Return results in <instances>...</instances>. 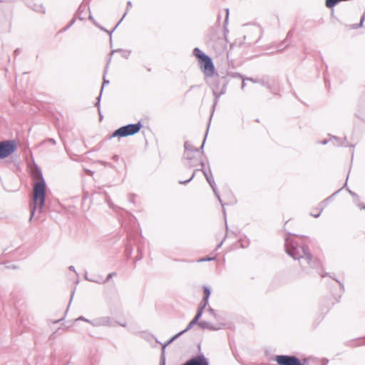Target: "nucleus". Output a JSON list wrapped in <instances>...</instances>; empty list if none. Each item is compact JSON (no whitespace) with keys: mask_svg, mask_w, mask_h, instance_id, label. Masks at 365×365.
<instances>
[{"mask_svg":"<svg viewBox=\"0 0 365 365\" xmlns=\"http://www.w3.org/2000/svg\"><path fill=\"white\" fill-rule=\"evenodd\" d=\"M286 252L294 259H304L309 267L312 269H319L322 267L321 262L317 259H313L309 252V247L303 243H299L297 241L288 240L285 244Z\"/></svg>","mask_w":365,"mask_h":365,"instance_id":"obj_1","label":"nucleus"},{"mask_svg":"<svg viewBox=\"0 0 365 365\" xmlns=\"http://www.w3.org/2000/svg\"><path fill=\"white\" fill-rule=\"evenodd\" d=\"M33 178L36 182L34 184L32 202L30 204L31 215L29 221H31L34 217L36 209L38 210V212L43 211L46 200V185L41 172L37 170L33 174Z\"/></svg>","mask_w":365,"mask_h":365,"instance_id":"obj_2","label":"nucleus"},{"mask_svg":"<svg viewBox=\"0 0 365 365\" xmlns=\"http://www.w3.org/2000/svg\"><path fill=\"white\" fill-rule=\"evenodd\" d=\"M203 292H204V297H203V299H202V302H200V307H199V309L197 310V312L195 317L189 323V324L187 325V328L185 329H184L183 331L179 332L178 334H177L176 335L173 336L168 341V343L163 346V350L165 349L166 345H168L170 343L173 342L180 335H181L182 334L185 333V331H187V330L191 329L195 324H197V322H198L199 319L201 317V316L202 314L203 309L206 307V306L208 304V299H209L210 295V289L207 287H203Z\"/></svg>","mask_w":365,"mask_h":365,"instance_id":"obj_3","label":"nucleus"},{"mask_svg":"<svg viewBox=\"0 0 365 365\" xmlns=\"http://www.w3.org/2000/svg\"><path fill=\"white\" fill-rule=\"evenodd\" d=\"M142 127L143 125L140 122L122 126L120 128L117 129L115 131H114L113 134L110 135V138L115 137L124 138L135 135L140 130Z\"/></svg>","mask_w":365,"mask_h":365,"instance_id":"obj_4","label":"nucleus"},{"mask_svg":"<svg viewBox=\"0 0 365 365\" xmlns=\"http://www.w3.org/2000/svg\"><path fill=\"white\" fill-rule=\"evenodd\" d=\"M227 80L225 77L220 78L217 76L210 83L213 94L218 98L226 91Z\"/></svg>","mask_w":365,"mask_h":365,"instance_id":"obj_5","label":"nucleus"},{"mask_svg":"<svg viewBox=\"0 0 365 365\" xmlns=\"http://www.w3.org/2000/svg\"><path fill=\"white\" fill-rule=\"evenodd\" d=\"M16 150V145L14 140H3L0 142V160L4 159L11 155Z\"/></svg>","mask_w":365,"mask_h":365,"instance_id":"obj_6","label":"nucleus"},{"mask_svg":"<svg viewBox=\"0 0 365 365\" xmlns=\"http://www.w3.org/2000/svg\"><path fill=\"white\" fill-rule=\"evenodd\" d=\"M200 68L206 76H212L215 73V66L212 58L206 55L199 61Z\"/></svg>","mask_w":365,"mask_h":365,"instance_id":"obj_7","label":"nucleus"},{"mask_svg":"<svg viewBox=\"0 0 365 365\" xmlns=\"http://www.w3.org/2000/svg\"><path fill=\"white\" fill-rule=\"evenodd\" d=\"M200 165H201V171L204 174L205 177L206 178L207 181L208 182V183L210 184V185L212 188V190H213L215 194L216 195V196L217 197L218 200L221 202V199L220 197V195H218V193L217 192L216 189H215V182L212 174L211 173L210 171L208 173L205 170V163L203 161L200 162Z\"/></svg>","mask_w":365,"mask_h":365,"instance_id":"obj_8","label":"nucleus"},{"mask_svg":"<svg viewBox=\"0 0 365 365\" xmlns=\"http://www.w3.org/2000/svg\"><path fill=\"white\" fill-rule=\"evenodd\" d=\"M198 326L200 327L203 329H208L212 331L219 330L222 328V324H219L217 326H215L212 324L210 322L207 321H200L199 322H197Z\"/></svg>","mask_w":365,"mask_h":365,"instance_id":"obj_9","label":"nucleus"},{"mask_svg":"<svg viewBox=\"0 0 365 365\" xmlns=\"http://www.w3.org/2000/svg\"><path fill=\"white\" fill-rule=\"evenodd\" d=\"M91 323L95 326H112V323L109 317H102L96 320L95 323Z\"/></svg>","mask_w":365,"mask_h":365,"instance_id":"obj_10","label":"nucleus"},{"mask_svg":"<svg viewBox=\"0 0 365 365\" xmlns=\"http://www.w3.org/2000/svg\"><path fill=\"white\" fill-rule=\"evenodd\" d=\"M194 153H196L195 151H185L183 154V157L185 160L188 161V166L190 168L194 167L196 165L192 163V160L194 159Z\"/></svg>","mask_w":365,"mask_h":365,"instance_id":"obj_11","label":"nucleus"},{"mask_svg":"<svg viewBox=\"0 0 365 365\" xmlns=\"http://www.w3.org/2000/svg\"><path fill=\"white\" fill-rule=\"evenodd\" d=\"M106 70L104 71V76H103V85H102V87H101V93H102L103 90V87L106 86V85H108L109 83V81L108 80H106V77H105V74L106 73ZM101 93H100L99 96L98 97V101H97V103H96V106L97 107H99V105H100V101H101Z\"/></svg>","mask_w":365,"mask_h":365,"instance_id":"obj_12","label":"nucleus"},{"mask_svg":"<svg viewBox=\"0 0 365 365\" xmlns=\"http://www.w3.org/2000/svg\"><path fill=\"white\" fill-rule=\"evenodd\" d=\"M193 54L195 56L198 61H200L202 58H203V56H205L206 54L204 53L199 48H195L193 50Z\"/></svg>","mask_w":365,"mask_h":365,"instance_id":"obj_13","label":"nucleus"},{"mask_svg":"<svg viewBox=\"0 0 365 365\" xmlns=\"http://www.w3.org/2000/svg\"><path fill=\"white\" fill-rule=\"evenodd\" d=\"M184 147H185V151H195V152L199 151V149H197V148L194 149L193 147L192 146V145L187 141H186L185 143Z\"/></svg>","mask_w":365,"mask_h":365,"instance_id":"obj_14","label":"nucleus"},{"mask_svg":"<svg viewBox=\"0 0 365 365\" xmlns=\"http://www.w3.org/2000/svg\"><path fill=\"white\" fill-rule=\"evenodd\" d=\"M197 171V170H195L193 172L192 175H191V177L189 179H187L186 180H179V183L181 184V185H185V184L188 183L189 182H190L194 178V177L195 175V173Z\"/></svg>","mask_w":365,"mask_h":365,"instance_id":"obj_15","label":"nucleus"},{"mask_svg":"<svg viewBox=\"0 0 365 365\" xmlns=\"http://www.w3.org/2000/svg\"><path fill=\"white\" fill-rule=\"evenodd\" d=\"M365 20V11L364 12L363 14V16H361V19H360V22L359 24H357L356 26H354V29H358L359 27H362L363 26V24H364V21Z\"/></svg>","mask_w":365,"mask_h":365,"instance_id":"obj_16","label":"nucleus"},{"mask_svg":"<svg viewBox=\"0 0 365 365\" xmlns=\"http://www.w3.org/2000/svg\"><path fill=\"white\" fill-rule=\"evenodd\" d=\"M116 275H117L116 272H111V273L108 274V275L107 276V278L106 279L104 282H108L112 277H113L114 276H116Z\"/></svg>","mask_w":365,"mask_h":365,"instance_id":"obj_17","label":"nucleus"},{"mask_svg":"<svg viewBox=\"0 0 365 365\" xmlns=\"http://www.w3.org/2000/svg\"><path fill=\"white\" fill-rule=\"evenodd\" d=\"M51 143L53 145H55L56 143V140L53 138H48L47 140L43 141L42 143Z\"/></svg>","mask_w":365,"mask_h":365,"instance_id":"obj_18","label":"nucleus"},{"mask_svg":"<svg viewBox=\"0 0 365 365\" xmlns=\"http://www.w3.org/2000/svg\"><path fill=\"white\" fill-rule=\"evenodd\" d=\"M209 312L215 318L217 317V314H216V313L215 312V310L212 308H209Z\"/></svg>","mask_w":365,"mask_h":365,"instance_id":"obj_19","label":"nucleus"},{"mask_svg":"<svg viewBox=\"0 0 365 365\" xmlns=\"http://www.w3.org/2000/svg\"><path fill=\"white\" fill-rule=\"evenodd\" d=\"M228 16H229V10L226 9V17H225V24L227 23Z\"/></svg>","mask_w":365,"mask_h":365,"instance_id":"obj_20","label":"nucleus"},{"mask_svg":"<svg viewBox=\"0 0 365 365\" xmlns=\"http://www.w3.org/2000/svg\"><path fill=\"white\" fill-rule=\"evenodd\" d=\"M247 80L250 81H252L253 83H258L259 82V80H255V79H253L252 78H247Z\"/></svg>","mask_w":365,"mask_h":365,"instance_id":"obj_21","label":"nucleus"},{"mask_svg":"<svg viewBox=\"0 0 365 365\" xmlns=\"http://www.w3.org/2000/svg\"><path fill=\"white\" fill-rule=\"evenodd\" d=\"M78 320L86 321V322H90L88 319H85L83 317H80L78 319Z\"/></svg>","mask_w":365,"mask_h":365,"instance_id":"obj_22","label":"nucleus"},{"mask_svg":"<svg viewBox=\"0 0 365 365\" xmlns=\"http://www.w3.org/2000/svg\"><path fill=\"white\" fill-rule=\"evenodd\" d=\"M127 6H128V9L129 8H131L132 7V3L130 1H128L127 3Z\"/></svg>","mask_w":365,"mask_h":365,"instance_id":"obj_23","label":"nucleus"},{"mask_svg":"<svg viewBox=\"0 0 365 365\" xmlns=\"http://www.w3.org/2000/svg\"><path fill=\"white\" fill-rule=\"evenodd\" d=\"M319 215H320V213L316 214V212H314V214H312V215L314 216V217H319Z\"/></svg>","mask_w":365,"mask_h":365,"instance_id":"obj_24","label":"nucleus"},{"mask_svg":"<svg viewBox=\"0 0 365 365\" xmlns=\"http://www.w3.org/2000/svg\"><path fill=\"white\" fill-rule=\"evenodd\" d=\"M319 215H320V213L316 214V212H314V214H312V215L314 216V217H319Z\"/></svg>","mask_w":365,"mask_h":365,"instance_id":"obj_25","label":"nucleus"},{"mask_svg":"<svg viewBox=\"0 0 365 365\" xmlns=\"http://www.w3.org/2000/svg\"><path fill=\"white\" fill-rule=\"evenodd\" d=\"M211 259H212V258L201 259L200 261H210Z\"/></svg>","mask_w":365,"mask_h":365,"instance_id":"obj_26","label":"nucleus"},{"mask_svg":"<svg viewBox=\"0 0 365 365\" xmlns=\"http://www.w3.org/2000/svg\"><path fill=\"white\" fill-rule=\"evenodd\" d=\"M245 86V81H243L242 83V88H244Z\"/></svg>","mask_w":365,"mask_h":365,"instance_id":"obj_27","label":"nucleus"},{"mask_svg":"<svg viewBox=\"0 0 365 365\" xmlns=\"http://www.w3.org/2000/svg\"><path fill=\"white\" fill-rule=\"evenodd\" d=\"M19 53V49H16V50L14 51V53H15L16 55V54H18Z\"/></svg>","mask_w":365,"mask_h":365,"instance_id":"obj_28","label":"nucleus"},{"mask_svg":"<svg viewBox=\"0 0 365 365\" xmlns=\"http://www.w3.org/2000/svg\"><path fill=\"white\" fill-rule=\"evenodd\" d=\"M69 269H70L71 270H73V269H74V267H73V266H71V267H69Z\"/></svg>","mask_w":365,"mask_h":365,"instance_id":"obj_29","label":"nucleus"},{"mask_svg":"<svg viewBox=\"0 0 365 365\" xmlns=\"http://www.w3.org/2000/svg\"><path fill=\"white\" fill-rule=\"evenodd\" d=\"M301 265H302V267L306 268V266L304 265L302 262H301Z\"/></svg>","mask_w":365,"mask_h":365,"instance_id":"obj_30","label":"nucleus"},{"mask_svg":"<svg viewBox=\"0 0 365 365\" xmlns=\"http://www.w3.org/2000/svg\"><path fill=\"white\" fill-rule=\"evenodd\" d=\"M120 325L122 327H125V324H120Z\"/></svg>","mask_w":365,"mask_h":365,"instance_id":"obj_31","label":"nucleus"},{"mask_svg":"<svg viewBox=\"0 0 365 365\" xmlns=\"http://www.w3.org/2000/svg\"><path fill=\"white\" fill-rule=\"evenodd\" d=\"M110 35L111 34V33L113 31V30L111 31V32H109L108 31H106Z\"/></svg>","mask_w":365,"mask_h":365,"instance_id":"obj_32","label":"nucleus"},{"mask_svg":"<svg viewBox=\"0 0 365 365\" xmlns=\"http://www.w3.org/2000/svg\"><path fill=\"white\" fill-rule=\"evenodd\" d=\"M203 146H204V143H202V146L200 147L201 149L203 148Z\"/></svg>","mask_w":365,"mask_h":365,"instance_id":"obj_33","label":"nucleus"},{"mask_svg":"<svg viewBox=\"0 0 365 365\" xmlns=\"http://www.w3.org/2000/svg\"><path fill=\"white\" fill-rule=\"evenodd\" d=\"M222 243V242H221V243L218 245V247H221Z\"/></svg>","mask_w":365,"mask_h":365,"instance_id":"obj_34","label":"nucleus"},{"mask_svg":"<svg viewBox=\"0 0 365 365\" xmlns=\"http://www.w3.org/2000/svg\"><path fill=\"white\" fill-rule=\"evenodd\" d=\"M361 208H362V209H365V206L362 207Z\"/></svg>","mask_w":365,"mask_h":365,"instance_id":"obj_35","label":"nucleus"},{"mask_svg":"<svg viewBox=\"0 0 365 365\" xmlns=\"http://www.w3.org/2000/svg\"><path fill=\"white\" fill-rule=\"evenodd\" d=\"M164 365V364H163Z\"/></svg>","mask_w":365,"mask_h":365,"instance_id":"obj_36","label":"nucleus"}]
</instances>
